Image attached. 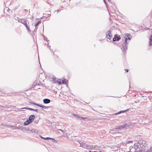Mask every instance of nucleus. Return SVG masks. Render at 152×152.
<instances>
[{
  "label": "nucleus",
  "mask_w": 152,
  "mask_h": 152,
  "mask_svg": "<svg viewBox=\"0 0 152 152\" xmlns=\"http://www.w3.org/2000/svg\"><path fill=\"white\" fill-rule=\"evenodd\" d=\"M19 22L23 24L25 26V27L26 28V29L29 31H30V30L29 25H28L27 22V20H25L24 19H19L18 20Z\"/></svg>",
  "instance_id": "nucleus-3"
},
{
  "label": "nucleus",
  "mask_w": 152,
  "mask_h": 152,
  "mask_svg": "<svg viewBox=\"0 0 152 152\" xmlns=\"http://www.w3.org/2000/svg\"><path fill=\"white\" fill-rule=\"evenodd\" d=\"M116 38L117 41H119L121 39L120 37L119 36H118L117 35V36Z\"/></svg>",
  "instance_id": "nucleus-23"
},
{
  "label": "nucleus",
  "mask_w": 152,
  "mask_h": 152,
  "mask_svg": "<svg viewBox=\"0 0 152 152\" xmlns=\"http://www.w3.org/2000/svg\"><path fill=\"white\" fill-rule=\"evenodd\" d=\"M73 115L75 117V118H80V119L82 118V119H86L87 118H84L81 117H80L79 116H78L77 115H75V114H73Z\"/></svg>",
  "instance_id": "nucleus-12"
},
{
  "label": "nucleus",
  "mask_w": 152,
  "mask_h": 152,
  "mask_svg": "<svg viewBox=\"0 0 152 152\" xmlns=\"http://www.w3.org/2000/svg\"><path fill=\"white\" fill-rule=\"evenodd\" d=\"M29 109L30 110H34L33 109H32V108H29Z\"/></svg>",
  "instance_id": "nucleus-32"
},
{
  "label": "nucleus",
  "mask_w": 152,
  "mask_h": 152,
  "mask_svg": "<svg viewBox=\"0 0 152 152\" xmlns=\"http://www.w3.org/2000/svg\"><path fill=\"white\" fill-rule=\"evenodd\" d=\"M125 126H124V125L121 126H119L117 128H116V129H121L123 128H125Z\"/></svg>",
  "instance_id": "nucleus-14"
},
{
  "label": "nucleus",
  "mask_w": 152,
  "mask_h": 152,
  "mask_svg": "<svg viewBox=\"0 0 152 152\" xmlns=\"http://www.w3.org/2000/svg\"><path fill=\"white\" fill-rule=\"evenodd\" d=\"M59 130L63 134V136L65 137L67 136V135L69 134H71L72 133L71 130L67 127H66L64 130L61 129H59Z\"/></svg>",
  "instance_id": "nucleus-2"
},
{
  "label": "nucleus",
  "mask_w": 152,
  "mask_h": 152,
  "mask_svg": "<svg viewBox=\"0 0 152 152\" xmlns=\"http://www.w3.org/2000/svg\"><path fill=\"white\" fill-rule=\"evenodd\" d=\"M79 143L80 144V147H81L84 148L89 149V145H87V144L83 142H81V143L80 142Z\"/></svg>",
  "instance_id": "nucleus-6"
},
{
  "label": "nucleus",
  "mask_w": 152,
  "mask_h": 152,
  "mask_svg": "<svg viewBox=\"0 0 152 152\" xmlns=\"http://www.w3.org/2000/svg\"><path fill=\"white\" fill-rule=\"evenodd\" d=\"M56 11L57 12H59V11L58 10Z\"/></svg>",
  "instance_id": "nucleus-37"
},
{
  "label": "nucleus",
  "mask_w": 152,
  "mask_h": 152,
  "mask_svg": "<svg viewBox=\"0 0 152 152\" xmlns=\"http://www.w3.org/2000/svg\"><path fill=\"white\" fill-rule=\"evenodd\" d=\"M67 80H65V79H64L62 81V83L64 84H66L67 83Z\"/></svg>",
  "instance_id": "nucleus-20"
},
{
  "label": "nucleus",
  "mask_w": 152,
  "mask_h": 152,
  "mask_svg": "<svg viewBox=\"0 0 152 152\" xmlns=\"http://www.w3.org/2000/svg\"><path fill=\"white\" fill-rule=\"evenodd\" d=\"M39 107H42V108L47 109L48 108V107L45 106L44 105H37Z\"/></svg>",
  "instance_id": "nucleus-15"
},
{
  "label": "nucleus",
  "mask_w": 152,
  "mask_h": 152,
  "mask_svg": "<svg viewBox=\"0 0 152 152\" xmlns=\"http://www.w3.org/2000/svg\"><path fill=\"white\" fill-rule=\"evenodd\" d=\"M56 78H53V80L55 81H56Z\"/></svg>",
  "instance_id": "nucleus-30"
},
{
  "label": "nucleus",
  "mask_w": 152,
  "mask_h": 152,
  "mask_svg": "<svg viewBox=\"0 0 152 152\" xmlns=\"http://www.w3.org/2000/svg\"><path fill=\"white\" fill-rule=\"evenodd\" d=\"M99 147L95 145H90L89 149L91 150H97L99 149Z\"/></svg>",
  "instance_id": "nucleus-7"
},
{
  "label": "nucleus",
  "mask_w": 152,
  "mask_h": 152,
  "mask_svg": "<svg viewBox=\"0 0 152 152\" xmlns=\"http://www.w3.org/2000/svg\"><path fill=\"white\" fill-rule=\"evenodd\" d=\"M16 129H20V128L18 127L17 128H16Z\"/></svg>",
  "instance_id": "nucleus-36"
},
{
  "label": "nucleus",
  "mask_w": 152,
  "mask_h": 152,
  "mask_svg": "<svg viewBox=\"0 0 152 152\" xmlns=\"http://www.w3.org/2000/svg\"><path fill=\"white\" fill-rule=\"evenodd\" d=\"M35 118V116L34 115H31L29 116V117L28 121L31 123L34 120Z\"/></svg>",
  "instance_id": "nucleus-9"
},
{
  "label": "nucleus",
  "mask_w": 152,
  "mask_h": 152,
  "mask_svg": "<svg viewBox=\"0 0 152 152\" xmlns=\"http://www.w3.org/2000/svg\"><path fill=\"white\" fill-rule=\"evenodd\" d=\"M31 131H32V132H34V130H31Z\"/></svg>",
  "instance_id": "nucleus-33"
},
{
  "label": "nucleus",
  "mask_w": 152,
  "mask_h": 152,
  "mask_svg": "<svg viewBox=\"0 0 152 152\" xmlns=\"http://www.w3.org/2000/svg\"><path fill=\"white\" fill-rule=\"evenodd\" d=\"M117 36V34H115L114 35V37L113 38V41L115 42V41H117V39H116Z\"/></svg>",
  "instance_id": "nucleus-19"
},
{
  "label": "nucleus",
  "mask_w": 152,
  "mask_h": 152,
  "mask_svg": "<svg viewBox=\"0 0 152 152\" xmlns=\"http://www.w3.org/2000/svg\"><path fill=\"white\" fill-rule=\"evenodd\" d=\"M128 110H129V109H127L126 110H124L121 111L119 112H118V113H115V115H117L118 114H120V113H124L125 112L127 111Z\"/></svg>",
  "instance_id": "nucleus-13"
},
{
  "label": "nucleus",
  "mask_w": 152,
  "mask_h": 152,
  "mask_svg": "<svg viewBox=\"0 0 152 152\" xmlns=\"http://www.w3.org/2000/svg\"><path fill=\"white\" fill-rule=\"evenodd\" d=\"M39 136L41 137V138L42 139H44V140H48L49 139H53L51 138H50V137H45V138H44V137H42L41 135H39Z\"/></svg>",
  "instance_id": "nucleus-18"
},
{
  "label": "nucleus",
  "mask_w": 152,
  "mask_h": 152,
  "mask_svg": "<svg viewBox=\"0 0 152 152\" xmlns=\"http://www.w3.org/2000/svg\"><path fill=\"white\" fill-rule=\"evenodd\" d=\"M134 148H135V149H136L137 148V147H136V146H135L134 147Z\"/></svg>",
  "instance_id": "nucleus-34"
},
{
  "label": "nucleus",
  "mask_w": 152,
  "mask_h": 152,
  "mask_svg": "<svg viewBox=\"0 0 152 152\" xmlns=\"http://www.w3.org/2000/svg\"><path fill=\"white\" fill-rule=\"evenodd\" d=\"M54 141H55V142H56V141L55 140H54Z\"/></svg>",
  "instance_id": "nucleus-38"
},
{
  "label": "nucleus",
  "mask_w": 152,
  "mask_h": 152,
  "mask_svg": "<svg viewBox=\"0 0 152 152\" xmlns=\"http://www.w3.org/2000/svg\"><path fill=\"white\" fill-rule=\"evenodd\" d=\"M124 126H125V128H126V129H127L129 128V126L128 125L126 124H124Z\"/></svg>",
  "instance_id": "nucleus-24"
},
{
  "label": "nucleus",
  "mask_w": 152,
  "mask_h": 152,
  "mask_svg": "<svg viewBox=\"0 0 152 152\" xmlns=\"http://www.w3.org/2000/svg\"><path fill=\"white\" fill-rule=\"evenodd\" d=\"M104 2H105V1H104Z\"/></svg>",
  "instance_id": "nucleus-39"
},
{
  "label": "nucleus",
  "mask_w": 152,
  "mask_h": 152,
  "mask_svg": "<svg viewBox=\"0 0 152 152\" xmlns=\"http://www.w3.org/2000/svg\"><path fill=\"white\" fill-rule=\"evenodd\" d=\"M37 86V84L36 82H35L32 85V88H34V87Z\"/></svg>",
  "instance_id": "nucleus-21"
},
{
  "label": "nucleus",
  "mask_w": 152,
  "mask_h": 152,
  "mask_svg": "<svg viewBox=\"0 0 152 152\" xmlns=\"http://www.w3.org/2000/svg\"><path fill=\"white\" fill-rule=\"evenodd\" d=\"M125 70L127 72H128L129 71V70L127 69H125Z\"/></svg>",
  "instance_id": "nucleus-29"
},
{
  "label": "nucleus",
  "mask_w": 152,
  "mask_h": 152,
  "mask_svg": "<svg viewBox=\"0 0 152 152\" xmlns=\"http://www.w3.org/2000/svg\"><path fill=\"white\" fill-rule=\"evenodd\" d=\"M56 81L55 82V83H58V84L60 85V84H61V82L60 81H59L58 80H56Z\"/></svg>",
  "instance_id": "nucleus-25"
},
{
  "label": "nucleus",
  "mask_w": 152,
  "mask_h": 152,
  "mask_svg": "<svg viewBox=\"0 0 152 152\" xmlns=\"http://www.w3.org/2000/svg\"><path fill=\"white\" fill-rule=\"evenodd\" d=\"M106 37L108 39L107 41L108 42H111V38L112 37V35L111 33V30H108L106 34Z\"/></svg>",
  "instance_id": "nucleus-4"
},
{
  "label": "nucleus",
  "mask_w": 152,
  "mask_h": 152,
  "mask_svg": "<svg viewBox=\"0 0 152 152\" xmlns=\"http://www.w3.org/2000/svg\"><path fill=\"white\" fill-rule=\"evenodd\" d=\"M132 142V140H131V141L127 140L126 141V143L128 144V143H130L131 142Z\"/></svg>",
  "instance_id": "nucleus-26"
},
{
  "label": "nucleus",
  "mask_w": 152,
  "mask_h": 152,
  "mask_svg": "<svg viewBox=\"0 0 152 152\" xmlns=\"http://www.w3.org/2000/svg\"><path fill=\"white\" fill-rule=\"evenodd\" d=\"M31 123L30 122H29V121H28V120L26 121H25L24 123V125H27Z\"/></svg>",
  "instance_id": "nucleus-16"
},
{
  "label": "nucleus",
  "mask_w": 152,
  "mask_h": 152,
  "mask_svg": "<svg viewBox=\"0 0 152 152\" xmlns=\"http://www.w3.org/2000/svg\"><path fill=\"white\" fill-rule=\"evenodd\" d=\"M152 148H151L150 151H148L146 152L145 151L146 149V148L145 146L143 145H141L140 147H139V150L137 152H151V150Z\"/></svg>",
  "instance_id": "nucleus-5"
},
{
  "label": "nucleus",
  "mask_w": 152,
  "mask_h": 152,
  "mask_svg": "<svg viewBox=\"0 0 152 152\" xmlns=\"http://www.w3.org/2000/svg\"><path fill=\"white\" fill-rule=\"evenodd\" d=\"M33 110L35 111H36V112H37L38 111L37 109H36V110L34 109Z\"/></svg>",
  "instance_id": "nucleus-31"
},
{
  "label": "nucleus",
  "mask_w": 152,
  "mask_h": 152,
  "mask_svg": "<svg viewBox=\"0 0 152 152\" xmlns=\"http://www.w3.org/2000/svg\"><path fill=\"white\" fill-rule=\"evenodd\" d=\"M41 23V21L40 20L39 21L37 22L36 23L35 25V28L34 29V31H36L37 30V26L39 24Z\"/></svg>",
  "instance_id": "nucleus-11"
},
{
  "label": "nucleus",
  "mask_w": 152,
  "mask_h": 152,
  "mask_svg": "<svg viewBox=\"0 0 152 152\" xmlns=\"http://www.w3.org/2000/svg\"><path fill=\"white\" fill-rule=\"evenodd\" d=\"M3 126H6L8 128H9L11 129H16V126H10L9 125L4 124L3 125Z\"/></svg>",
  "instance_id": "nucleus-8"
},
{
  "label": "nucleus",
  "mask_w": 152,
  "mask_h": 152,
  "mask_svg": "<svg viewBox=\"0 0 152 152\" xmlns=\"http://www.w3.org/2000/svg\"><path fill=\"white\" fill-rule=\"evenodd\" d=\"M50 100L48 99H45L43 100V102L45 104H47L50 103Z\"/></svg>",
  "instance_id": "nucleus-10"
},
{
  "label": "nucleus",
  "mask_w": 152,
  "mask_h": 152,
  "mask_svg": "<svg viewBox=\"0 0 152 152\" xmlns=\"http://www.w3.org/2000/svg\"><path fill=\"white\" fill-rule=\"evenodd\" d=\"M7 106H6V105H4V106H2V107H4V108H6L7 107Z\"/></svg>",
  "instance_id": "nucleus-28"
},
{
  "label": "nucleus",
  "mask_w": 152,
  "mask_h": 152,
  "mask_svg": "<svg viewBox=\"0 0 152 152\" xmlns=\"http://www.w3.org/2000/svg\"><path fill=\"white\" fill-rule=\"evenodd\" d=\"M131 37L132 36L129 34L127 33L125 35V41L121 44L122 46L121 49L124 54L126 53L127 49L128 43L127 42V39L130 40Z\"/></svg>",
  "instance_id": "nucleus-1"
},
{
  "label": "nucleus",
  "mask_w": 152,
  "mask_h": 152,
  "mask_svg": "<svg viewBox=\"0 0 152 152\" xmlns=\"http://www.w3.org/2000/svg\"><path fill=\"white\" fill-rule=\"evenodd\" d=\"M112 130H111L110 132L111 133H112Z\"/></svg>",
  "instance_id": "nucleus-35"
},
{
  "label": "nucleus",
  "mask_w": 152,
  "mask_h": 152,
  "mask_svg": "<svg viewBox=\"0 0 152 152\" xmlns=\"http://www.w3.org/2000/svg\"><path fill=\"white\" fill-rule=\"evenodd\" d=\"M38 82V80H36L35 81V82H36L37 84V85H41V83H40L39 82V83Z\"/></svg>",
  "instance_id": "nucleus-22"
},
{
  "label": "nucleus",
  "mask_w": 152,
  "mask_h": 152,
  "mask_svg": "<svg viewBox=\"0 0 152 152\" xmlns=\"http://www.w3.org/2000/svg\"><path fill=\"white\" fill-rule=\"evenodd\" d=\"M29 103H31V104H34V105H35V104H36V103H32V102H29Z\"/></svg>",
  "instance_id": "nucleus-27"
},
{
  "label": "nucleus",
  "mask_w": 152,
  "mask_h": 152,
  "mask_svg": "<svg viewBox=\"0 0 152 152\" xmlns=\"http://www.w3.org/2000/svg\"><path fill=\"white\" fill-rule=\"evenodd\" d=\"M150 41H149V45H152V35H151L150 37V38L149 39Z\"/></svg>",
  "instance_id": "nucleus-17"
}]
</instances>
